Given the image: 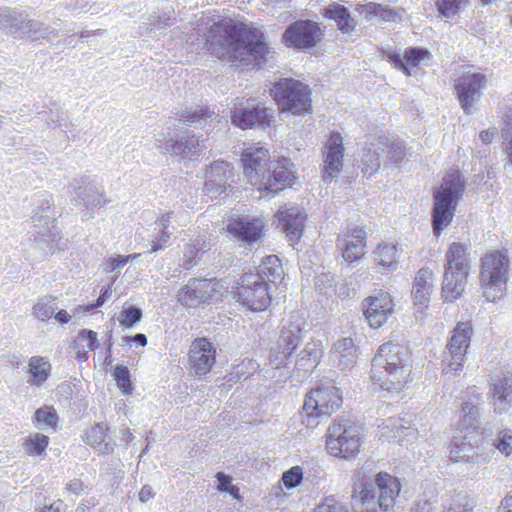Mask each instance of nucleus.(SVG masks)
Returning <instances> with one entry per match:
<instances>
[{
  "instance_id": "obj_15",
  "label": "nucleus",
  "mask_w": 512,
  "mask_h": 512,
  "mask_svg": "<svg viewBox=\"0 0 512 512\" xmlns=\"http://www.w3.org/2000/svg\"><path fill=\"white\" fill-rule=\"evenodd\" d=\"M394 301L391 295L380 290L363 301V315L373 329L381 328L394 312Z\"/></svg>"
},
{
  "instance_id": "obj_55",
  "label": "nucleus",
  "mask_w": 512,
  "mask_h": 512,
  "mask_svg": "<svg viewBox=\"0 0 512 512\" xmlns=\"http://www.w3.org/2000/svg\"><path fill=\"white\" fill-rule=\"evenodd\" d=\"M497 134V131L494 130H483L480 132V139L483 143L489 144L492 142L493 138Z\"/></svg>"
},
{
  "instance_id": "obj_43",
  "label": "nucleus",
  "mask_w": 512,
  "mask_h": 512,
  "mask_svg": "<svg viewBox=\"0 0 512 512\" xmlns=\"http://www.w3.org/2000/svg\"><path fill=\"white\" fill-rule=\"evenodd\" d=\"M142 318V311L135 307L129 306L127 308H123L120 313L119 323L124 328H131L137 322H139Z\"/></svg>"
},
{
  "instance_id": "obj_64",
  "label": "nucleus",
  "mask_w": 512,
  "mask_h": 512,
  "mask_svg": "<svg viewBox=\"0 0 512 512\" xmlns=\"http://www.w3.org/2000/svg\"><path fill=\"white\" fill-rule=\"evenodd\" d=\"M159 249H161V246L154 244V245H152L151 252H156Z\"/></svg>"
},
{
  "instance_id": "obj_26",
  "label": "nucleus",
  "mask_w": 512,
  "mask_h": 512,
  "mask_svg": "<svg viewBox=\"0 0 512 512\" xmlns=\"http://www.w3.org/2000/svg\"><path fill=\"white\" fill-rule=\"evenodd\" d=\"M373 261L381 272L395 270L399 264L397 244L393 242L379 244L373 252Z\"/></svg>"
},
{
  "instance_id": "obj_6",
  "label": "nucleus",
  "mask_w": 512,
  "mask_h": 512,
  "mask_svg": "<svg viewBox=\"0 0 512 512\" xmlns=\"http://www.w3.org/2000/svg\"><path fill=\"white\" fill-rule=\"evenodd\" d=\"M270 95L281 112L303 116L312 112V90L294 78H281L274 82Z\"/></svg>"
},
{
  "instance_id": "obj_13",
  "label": "nucleus",
  "mask_w": 512,
  "mask_h": 512,
  "mask_svg": "<svg viewBox=\"0 0 512 512\" xmlns=\"http://www.w3.org/2000/svg\"><path fill=\"white\" fill-rule=\"evenodd\" d=\"M487 85V77L481 72H463L454 80V89L461 108L470 114L474 103L480 98L481 90Z\"/></svg>"
},
{
  "instance_id": "obj_35",
  "label": "nucleus",
  "mask_w": 512,
  "mask_h": 512,
  "mask_svg": "<svg viewBox=\"0 0 512 512\" xmlns=\"http://www.w3.org/2000/svg\"><path fill=\"white\" fill-rule=\"evenodd\" d=\"M301 335V327L299 324L291 325L289 328L281 330L278 348L284 355V358L290 357L297 348Z\"/></svg>"
},
{
  "instance_id": "obj_30",
  "label": "nucleus",
  "mask_w": 512,
  "mask_h": 512,
  "mask_svg": "<svg viewBox=\"0 0 512 512\" xmlns=\"http://www.w3.org/2000/svg\"><path fill=\"white\" fill-rule=\"evenodd\" d=\"M108 433L109 426L106 423H96L86 431L83 440L87 445L97 449L100 454H109L114 448L110 442L106 441Z\"/></svg>"
},
{
  "instance_id": "obj_14",
  "label": "nucleus",
  "mask_w": 512,
  "mask_h": 512,
  "mask_svg": "<svg viewBox=\"0 0 512 512\" xmlns=\"http://www.w3.org/2000/svg\"><path fill=\"white\" fill-rule=\"evenodd\" d=\"M216 362V348L205 337L194 339L188 352V369L191 374L202 377L210 373Z\"/></svg>"
},
{
  "instance_id": "obj_25",
  "label": "nucleus",
  "mask_w": 512,
  "mask_h": 512,
  "mask_svg": "<svg viewBox=\"0 0 512 512\" xmlns=\"http://www.w3.org/2000/svg\"><path fill=\"white\" fill-rule=\"evenodd\" d=\"M432 278L433 272L428 268H422L416 273L412 295L413 303L419 310L428 306L432 292Z\"/></svg>"
},
{
  "instance_id": "obj_7",
  "label": "nucleus",
  "mask_w": 512,
  "mask_h": 512,
  "mask_svg": "<svg viewBox=\"0 0 512 512\" xmlns=\"http://www.w3.org/2000/svg\"><path fill=\"white\" fill-rule=\"evenodd\" d=\"M362 447L360 428L347 419H335L325 434V448L329 455L345 460L357 457Z\"/></svg>"
},
{
  "instance_id": "obj_48",
  "label": "nucleus",
  "mask_w": 512,
  "mask_h": 512,
  "mask_svg": "<svg viewBox=\"0 0 512 512\" xmlns=\"http://www.w3.org/2000/svg\"><path fill=\"white\" fill-rule=\"evenodd\" d=\"M33 314L36 318L45 321L52 317L54 314V309L47 303L38 302L33 307Z\"/></svg>"
},
{
  "instance_id": "obj_23",
  "label": "nucleus",
  "mask_w": 512,
  "mask_h": 512,
  "mask_svg": "<svg viewBox=\"0 0 512 512\" xmlns=\"http://www.w3.org/2000/svg\"><path fill=\"white\" fill-rule=\"evenodd\" d=\"M275 217L283 232L292 242H297L302 236L305 217L298 208H285L277 211Z\"/></svg>"
},
{
  "instance_id": "obj_44",
  "label": "nucleus",
  "mask_w": 512,
  "mask_h": 512,
  "mask_svg": "<svg viewBox=\"0 0 512 512\" xmlns=\"http://www.w3.org/2000/svg\"><path fill=\"white\" fill-rule=\"evenodd\" d=\"M472 445L467 443H452L449 447V459L454 462H466L469 459V452Z\"/></svg>"
},
{
  "instance_id": "obj_4",
  "label": "nucleus",
  "mask_w": 512,
  "mask_h": 512,
  "mask_svg": "<svg viewBox=\"0 0 512 512\" xmlns=\"http://www.w3.org/2000/svg\"><path fill=\"white\" fill-rule=\"evenodd\" d=\"M464 189V179L459 170H451L443 177L440 187L434 194L432 228L435 236L439 237L452 222Z\"/></svg>"
},
{
  "instance_id": "obj_31",
  "label": "nucleus",
  "mask_w": 512,
  "mask_h": 512,
  "mask_svg": "<svg viewBox=\"0 0 512 512\" xmlns=\"http://www.w3.org/2000/svg\"><path fill=\"white\" fill-rule=\"evenodd\" d=\"M512 398V380L506 377L498 378L493 383L492 389V403L494 406V410L497 413H502L507 411Z\"/></svg>"
},
{
  "instance_id": "obj_54",
  "label": "nucleus",
  "mask_w": 512,
  "mask_h": 512,
  "mask_svg": "<svg viewBox=\"0 0 512 512\" xmlns=\"http://www.w3.org/2000/svg\"><path fill=\"white\" fill-rule=\"evenodd\" d=\"M444 512H472L467 504L456 503L448 507Z\"/></svg>"
},
{
  "instance_id": "obj_42",
  "label": "nucleus",
  "mask_w": 512,
  "mask_h": 512,
  "mask_svg": "<svg viewBox=\"0 0 512 512\" xmlns=\"http://www.w3.org/2000/svg\"><path fill=\"white\" fill-rule=\"evenodd\" d=\"M468 3L469 0H437L436 7L442 16L448 18L457 14Z\"/></svg>"
},
{
  "instance_id": "obj_16",
  "label": "nucleus",
  "mask_w": 512,
  "mask_h": 512,
  "mask_svg": "<svg viewBox=\"0 0 512 512\" xmlns=\"http://www.w3.org/2000/svg\"><path fill=\"white\" fill-rule=\"evenodd\" d=\"M367 233L363 228L347 227L337 238V248L349 263L360 261L366 253Z\"/></svg>"
},
{
  "instance_id": "obj_59",
  "label": "nucleus",
  "mask_w": 512,
  "mask_h": 512,
  "mask_svg": "<svg viewBox=\"0 0 512 512\" xmlns=\"http://www.w3.org/2000/svg\"><path fill=\"white\" fill-rule=\"evenodd\" d=\"M62 501L59 500L50 505L44 506L40 512H61Z\"/></svg>"
},
{
  "instance_id": "obj_53",
  "label": "nucleus",
  "mask_w": 512,
  "mask_h": 512,
  "mask_svg": "<svg viewBox=\"0 0 512 512\" xmlns=\"http://www.w3.org/2000/svg\"><path fill=\"white\" fill-rule=\"evenodd\" d=\"M110 294H111V291L109 288L104 289L101 292L100 296L96 299L95 303L87 306L86 310L89 311L91 309L102 306L106 302V300L110 297Z\"/></svg>"
},
{
  "instance_id": "obj_57",
  "label": "nucleus",
  "mask_w": 512,
  "mask_h": 512,
  "mask_svg": "<svg viewBox=\"0 0 512 512\" xmlns=\"http://www.w3.org/2000/svg\"><path fill=\"white\" fill-rule=\"evenodd\" d=\"M500 509L503 512H512V493L508 494L501 502Z\"/></svg>"
},
{
  "instance_id": "obj_38",
  "label": "nucleus",
  "mask_w": 512,
  "mask_h": 512,
  "mask_svg": "<svg viewBox=\"0 0 512 512\" xmlns=\"http://www.w3.org/2000/svg\"><path fill=\"white\" fill-rule=\"evenodd\" d=\"M59 422V416L55 408L51 405H45L38 408L33 415V423L36 427L42 429L56 430Z\"/></svg>"
},
{
  "instance_id": "obj_8",
  "label": "nucleus",
  "mask_w": 512,
  "mask_h": 512,
  "mask_svg": "<svg viewBox=\"0 0 512 512\" xmlns=\"http://www.w3.org/2000/svg\"><path fill=\"white\" fill-rule=\"evenodd\" d=\"M343 404V396L334 385L321 384L310 389L303 401L302 412L307 424L335 414Z\"/></svg>"
},
{
  "instance_id": "obj_50",
  "label": "nucleus",
  "mask_w": 512,
  "mask_h": 512,
  "mask_svg": "<svg viewBox=\"0 0 512 512\" xmlns=\"http://www.w3.org/2000/svg\"><path fill=\"white\" fill-rule=\"evenodd\" d=\"M335 347L341 353L347 352L348 354H352V352H355V350H356L354 342H353V340L351 338L340 339L335 344Z\"/></svg>"
},
{
  "instance_id": "obj_1",
  "label": "nucleus",
  "mask_w": 512,
  "mask_h": 512,
  "mask_svg": "<svg viewBox=\"0 0 512 512\" xmlns=\"http://www.w3.org/2000/svg\"><path fill=\"white\" fill-rule=\"evenodd\" d=\"M204 48L210 55L231 63L246 61L248 56L265 62L270 53L259 28L229 17L221 18L208 28Z\"/></svg>"
},
{
  "instance_id": "obj_28",
  "label": "nucleus",
  "mask_w": 512,
  "mask_h": 512,
  "mask_svg": "<svg viewBox=\"0 0 512 512\" xmlns=\"http://www.w3.org/2000/svg\"><path fill=\"white\" fill-rule=\"evenodd\" d=\"M446 269L470 271L469 246L461 242H452L445 252Z\"/></svg>"
},
{
  "instance_id": "obj_40",
  "label": "nucleus",
  "mask_w": 512,
  "mask_h": 512,
  "mask_svg": "<svg viewBox=\"0 0 512 512\" xmlns=\"http://www.w3.org/2000/svg\"><path fill=\"white\" fill-rule=\"evenodd\" d=\"M112 377L118 389L124 395H130L133 391V384L130 377L129 369L124 365H118L112 372Z\"/></svg>"
},
{
  "instance_id": "obj_52",
  "label": "nucleus",
  "mask_w": 512,
  "mask_h": 512,
  "mask_svg": "<svg viewBox=\"0 0 512 512\" xmlns=\"http://www.w3.org/2000/svg\"><path fill=\"white\" fill-rule=\"evenodd\" d=\"M139 256H140V254H133V255H128V256H118L116 258H111L110 265H111L112 269H116V268L122 267L125 264H127L129 260L135 259Z\"/></svg>"
},
{
  "instance_id": "obj_17",
  "label": "nucleus",
  "mask_w": 512,
  "mask_h": 512,
  "mask_svg": "<svg viewBox=\"0 0 512 512\" xmlns=\"http://www.w3.org/2000/svg\"><path fill=\"white\" fill-rule=\"evenodd\" d=\"M232 123L243 129L266 128L274 122L273 115L269 109L262 106L252 108L235 107L231 113Z\"/></svg>"
},
{
  "instance_id": "obj_21",
  "label": "nucleus",
  "mask_w": 512,
  "mask_h": 512,
  "mask_svg": "<svg viewBox=\"0 0 512 512\" xmlns=\"http://www.w3.org/2000/svg\"><path fill=\"white\" fill-rule=\"evenodd\" d=\"M470 271L444 268L441 297L444 302H454L464 293Z\"/></svg>"
},
{
  "instance_id": "obj_3",
  "label": "nucleus",
  "mask_w": 512,
  "mask_h": 512,
  "mask_svg": "<svg viewBox=\"0 0 512 512\" xmlns=\"http://www.w3.org/2000/svg\"><path fill=\"white\" fill-rule=\"evenodd\" d=\"M412 353L407 346L388 341L381 344L371 362L370 379L382 390L399 393L412 381Z\"/></svg>"
},
{
  "instance_id": "obj_36",
  "label": "nucleus",
  "mask_w": 512,
  "mask_h": 512,
  "mask_svg": "<svg viewBox=\"0 0 512 512\" xmlns=\"http://www.w3.org/2000/svg\"><path fill=\"white\" fill-rule=\"evenodd\" d=\"M355 10L360 15H364L367 20L376 17L383 21L390 22L395 21L397 17V13L394 10L374 2L360 4L355 8Z\"/></svg>"
},
{
  "instance_id": "obj_11",
  "label": "nucleus",
  "mask_w": 512,
  "mask_h": 512,
  "mask_svg": "<svg viewBox=\"0 0 512 512\" xmlns=\"http://www.w3.org/2000/svg\"><path fill=\"white\" fill-rule=\"evenodd\" d=\"M321 25L313 20H297L291 23L282 34V43L288 48L301 51L316 47L323 39Z\"/></svg>"
},
{
  "instance_id": "obj_12",
  "label": "nucleus",
  "mask_w": 512,
  "mask_h": 512,
  "mask_svg": "<svg viewBox=\"0 0 512 512\" xmlns=\"http://www.w3.org/2000/svg\"><path fill=\"white\" fill-rule=\"evenodd\" d=\"M473 333L470 322H458L452 331L450 340L447 343V355L444 359V371L456 373L462 370L466 352L470 345Z\"/></svg>"
},
{
  "instance_id": "obj_62",
  "label": "nucleus",
  "mask_w": 512,
  "mask_h": 512,
  "mask_svg": "<svg viewBox=\"0 0 512 512\" xmlns=\"http://www.w3.org/2000/svg\"><path fill=\"white\" fill-rule=\"evenodd\" d=\"M371 162H372V165L371 167L369 168L368 166L363 168V172L364 173H373L375 172L376 170H378L380 164H379V161H378V158L377 157H374L371 155Z\"/></svg>"
},
{
  "instance_id": "obj_32",
  "label": "nucleus",
  "mask_w": 512,
  "mask_h": 512,
  "mask_svg": "<svg viewBox=\"0 0 512 512\" xmlns=\"http://www.w3.org/2000/svg\"><path fill=\"white\" fill-rule=\"evenodd\" d=\"M323 16L335 21L338 29L344 33H350L356 27L355 19L350 15L348 9L341 4H330L325 8Z\"/></svg>"
},
{
  "instance_id": "obj_33",
  "label": "nucleus",
  "mask_w": 512,
  "mask_h": 512,
  "mask_svg": "<svg viewBox=\"0 0 512 512\" xmlns=\"http://www.w3.org/2000/svg\"><path fill=\"white\" fill-rule=\"evenodd\" d=\"M98 347L97 333L93 330L83 329L77 334L73 350L79 362H84L88 359V353Z\"/></svg>"
},
{
  "instance_id": "obj_24",
  "label": "nucleus",
  "mask_w": 512,
  "mask_h": 512,
  "mask_svg": "<svg viewBox=\"0 0 512 512\" xmlns=\"http://www.w3.org/2000/svg\"><path fill=\"white\" fill-rule=\"evenodd\" d=\"M375 484L379 490V507L384 511L392 508L401 490L399 480L386 472H379L375 476Z\"/></svg>"
},
{
  "instance_id": "obj_41",
  "label": "nucleus",
  "mask_w": 512,
  "mask_h": 512,
  "mask_svg": "<svg viewBox=\"0 0 512 512\" xmlns=\"http://www.w3.org/2000/svg\"><path fill=\"white\" fill-rule=\"evenodd\" d=\"M199 146V139L195 136L186 138L185 141H175L167 145V149L172 151L176 155H192L193 149Z\"/></svg>"
},
{
  "instance_id": "obj_2",
  "label": "nucleus",
  "mask_w": 512,
  "mask_h": 512,
  "mask_svg": "<svg viewBox=\"0 0 512 512\" xmlns=\"http://www.w3.org/2000/svg\"><path fill=\"white\" fill-rule=\"evenodd\" d=\"M243 175L248 183L260 192L277 194L296 182V175L289 158L271 161L270 152L264 146H250L240 153Z\"/></svg>"
},
{
  "instance_id": "obj_22",
  "label": "nucleus",
  "mask_w": 512,
  "mask_h": 512,
  "mask_svg": "<svg viewBox=\"0 0 512 512\" xmlns=\"http://www.w3.org/2000/svg\"><path fill=\"white\" fill-rule=\"evenodd\" d=\"M432 59L431 52L426 48L410 47L405 49L401 57L397 53L388 55V60L394 65L395 68L404 72L406 76L411 75V69L418 67L424 61Z\"/></svg>"
},
{
  "instance_id": "obj_19",
  "label": "nucleus",
  "mask_w": 512,
  "mask_h": 512,
  "mask_svg": "<svg viewBox=\"0 0 512 512\" xmlns=\"http://www.w3.org/2000/svg\"><path fill=\"white\" fill-rule=\"evenodd\" d=\"M232 176L230 164L225 161H215L207 169L205 174L204 192L211 198L216 199L226 195L228 179Z\"/></svg>"
},
{
  "instance_id": "obj_46",
  "label": "nucleus",
  "mask_w": 512,
  "mask_h": 512,
  "mask_svg": "<svg viewBox=\"0 0 512 512\" xmlns=\"http://www.w3.org/2000/svg\"><path fill=\"white\" fill-rule=\"evenodd\" d=\"M512 431L504 429L499 432L498 438L494 442V446L505 456L512 453Z\"/></svg>"
},
{
  "instance_id": "obj_29",
  "label": "nucleus",
  "mask_w": 512,
  "mask_h": 512,
  "mask_svg": "<svg viewBox=\"0 0 512 512\" xmlns=\"http://www.w3.org/2000/svg\"><path fill=\"white\" fill-rule=\"evenodd\" d=\"M249 273L259 275V278L266 281L268 284H275L284 279L282 261L277 255L266 256L261 261L256 272Z\"/></svg>"
},
{
  "instance_id": "obj_58",
  "label": "nucleus",
  "mask_w": 512,
  "mask_h": 512,
  "mask_svg": "<svg viewBox=\"0 0 512 512\" xmlns=\"http://www.w3.org/2000/svg\"><path fill=\"white\" fill-rule=\"evenodd\" d=\"M152 497H153V493L151 491V488L147 487V486L142 487V489L139 492V499L142 502H146V501L150 500Z\"/></svg>"
},
{
  "instance_id": "obj_61",
  "label": "nucleus",
  "mask_w": 512,
  "mask_h": 512,
  "mask_svg": "<svg viewBox=\"0 0 512 512\" xmlns=\"http://www.w3.org/2000/svg\"><path fill=\"white\" fill-rule=\"evenodd\" d=\"M55 318L60 322V323H68L71 319V316L68 314V312L66 310H60L56 313L55 315Z\"/></svg>"
},
{
  "instance_id": "obj_39",
  "label": "nucleus",
  "mask_w": 512,
  "mask_h": 512,
  "mask_svg": "<svg viewBox=\"0 0 512 512\" xmlns=\"http://www.w3.org/2000/svg\"><path fill=\"white\" fill-rule=\"evenodd\" d=\"M354 501L356 505H370L372 504L373 508L371 509H364L359 508V512H377L375 509V491L370 483L361 484L353 494Z\"/></svg>"
},
{
  "instance_id": "obj_5",
  "label": "nucleus",
  "mask_w": 512,
  "mask_h": 512,
  "mask_svg": "<svg viewBox=\"0 0 512 512\" xmlns=\"http://www.w3.org/2000/svg\"><path fill=\"white\" fill-rule=\"evenodd\" d=\"M509 266L510 259L506 249L490 250L482 256L479 283L487 301L495 302L506 294Z\"/></svg>"
},
{
  "instance_id": "obj_60",
  "label": "nucleus",
  "mask_w": 512,
  "mask_h": 512,
  "mask_svg": "<svg viewBox=\"0 0 512 512\" xmlns=\"http://www.w3.org/2000/svg\"><path fill=\"white\" fill-rule=\"evenodd\" d=\"M127 341H134L141 346H145L147 344V338L144 334L138 333L133 337H126Z\"/></svg>"
},
{
  "instance_id": "obj_20",
  "label": "nucleus",
  "mask_w": 512,
  "mask_h": 512,
  "mask_svg": "<svg viewBox=\"0 0 512 512\" xmlns=\"http://www.w3.org/2000/svg\"><path fill=\"white\" fill-rule=\"evenodd\" d=\"M323 179L337 176L343 167V138L339 132H332L325 144Z\"/></svg>"
},
{
  "instance_id": "obj_63",
  "label": "nucleus",
  "mask_w": 512,
  "mask_h": 512,
  "mask_svg": "<svg viewBox=\"0 0 512 512\" xmlns=\"http://www.w3.org/2000/svg\"><path fill=\"white\" fill-rule=\"evenodd\" d=\"M225 492H228L230 495H232L237 500H240V498H241L240 493H239V488L235 485H231Z\"/></svg>"
},
{
  "instance_id": "obj_10",
  "label": "nucleus",
  "mask_w": 512,
  "mask_h": 512,
  "mask_svg": "<svg viewBox=\"0 0 512 512\" xmlns=\"http://www.w3.org/2000/svg\"><path fill=\"white\" fill-rule=\"evenodd\" d=\"M225 290L216 278H194L178 291L177 299L185 307L196 308L221 300Z\"/></svg>"
},
{
  "instance_id": "obj_9",
  "label": "nucleus",
  "mask_w": 512,
  "mask_h": 512,
  "mask_svg": "<svg viewBox=\"0 0 512 512\" xmlns=\"http://www.w3.org/2000/svg\"><path fill=\"white\" fill-rule=\"evenodd\" d=\"M233 294L240 305L253 312L266 311L272 304L269 285L257 274L244 273L234 287Z\"/></svg>"
},
{
  "instance_id": "obj_18",
  "label": "nucleus",
  "mask_w": 512,
  "mask_h": 512,
  "mask_svg": "<svg viewBox=\"0 0 512 512\" xmlns=\"http://www.w3.org/2000/svg\"><path fill=\"white\" fill-rule=\"evenodd\" d=\"M226 230L242 242L253 243L263 237L265 224L258 217L237 216L229 220Z\"/></svg>"
},
{
  "instance_id": "obj_34",
  "label": "nucleus",
  "mask_w": 512,
  "mask_h": 512,
  "mask_svg": "<svg viewBox=\"0 0 512 512\" xmlns=\"http://www.w3.org/2000/svg\"><path fill=\"white\" fill-rule=\"evenodd\" d=\"M30 383L39 386L45 382L51 374V364L42 356H33L28 362Z\"/></svg>"
},
{
  "instance_id": "obj_45",
  "label": "nucleus",
  "mask_w": 512,
  "mask_h": 512,
  "mask_svg": "<svg viewBox=\"0 0 512 512\" xmlns=\"http://www.w3.org/2000/svg\"><path fill=\"white\" fill-rule=\"evenodd\" d=\"M303 479V469L300 466H293L282 475L281 481L287 489L297 487Z\"/></svg>"
},
{
  "instance_id": "obj_56",
  "label": "nucleus",
  "mask_w": 512,
  "mask_h": 512,
  "mask_svg": "<svg viewBox=\"0 0 512 512\" xmlns=\"http://www.w3.org/2000/svg\"><path fill=\"white\" fill-rule=\"evenodd\" d=\"M315 512H346V511H343L341 508L336 507L334 505H329V504L323 503L317 507Z\"/></svg>"
},
{
  "instance_id": "obj_27",
  "label": "nucleus",
  "mask_w": 512,
  "mask_h": 512,
  "mask_svg": "<svg viewBox=\"0 0 512 512\" xmlns=\"http://www.w3.org/2000/svg\"><path fill=\"white\" fill-rule=\"evenodd\" d=\"M471 396L468 400L463 401L461 405L462 416L458 423V430L461 432L470 429L477 430V416H478V403L480 401V394L475 391L474 387L468 388Z\"/></svg>"
},
{
  "instance_id": "obj_37",
  "label": "nucleus",
  "mask_w": 512,
  "mask_h": 512,
  "mask_svg": "<svg viewBox=\"0 0 512 512\" xmlns=\"http://www.w3.org/2000/svg\"><path fill=\"white\" fill-rule=\"evenodd\" d=\"M50 439L47 435L36 432L24 438L22 447L29 456L36 457L45 454Z\"/></svg>"
},
{
  "instance_id": "obj_49",
  "label": "nucleus",
  "mask_w": 512,
  "mask_h": 512,
  "mask_svg": "<svg viewBox=\"0 0 512 512\" xmlns=\"http://www.w3.org/2000/svg\"><path fill=\"white\" fill-rule=\"evenodd\" d=\"M503 139L506 144L507 154L512 164V116L506 122L504 131H503Z\"/></svg>"
},
{
  "instance_id": "obj_51",
  "label": "nucleus",
  "mask_w": 512,
  "mask_h": 512,
  "mask_svg": "<svg viewBox=\"0 0 512 512\" xmlns=\"http://www.w3.org/2000/svg\"><path fill=\"white\" fill-rule=\"evenodd\" d=\"M216 478L218 480V485H217L218 491L225 492L232 485L231 477L222 472H218L216 474Z\"/></svg>"
},
{
  "instance_id": "obj_47",
  "label": "nucleus",
  "mask_w": 512,
  "mask_h": 512,
  "mask_svg": "<svg viewBox=\"0 0 512 512\" xmlns=\"http://www.w3.org/2000/svg\"><path fill=\"white\" fill-rule=\"evenodd\" d=\"M211 116L210 110L208 107H202L199 110H195L194 112H186L181 117L185 122H199L201 120H205Z\"/></svg>"
}]
</instances>
